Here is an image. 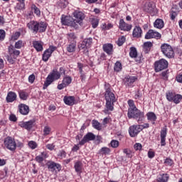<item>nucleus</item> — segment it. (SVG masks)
I'll return each instance as SVG.
<instances>
[{
  "instance_id": "obj_56",
  "label": "nucleus",
  "mask_w": 182,
  "mask_h": 182,
  "mask_svg": "<svg viewBox=\"0 0 182 182\" xmlns=\"http://www.w3.org/2000/svg\"><path fill=\"white\" fill-rule=\"evenodd\" d=\"M44 136H48L50 133V127H45L43 129Z\"/></svg>"
},
{
  "instance_id": "obj_8",
  "label": "nucleus",
  "mask_w": 182,
  "mask_h": 182,
  "mask_svg": "<svg viewBox=\"0 0 182 182\" xmlns=\"http://www.w3.org/2000/svg\"><path fill=\"white\" fill-rule=\"evenodd\" d=\"M96 135L92 132L87 133L82 139L79 142L80 146H83L86 144V143H89V141H93V140H95Z\"/></svg>"
},
{
  "instance_id": "obj_57",
  "label": "nucleus",
  "mask_w": 182,
  "mask_h": 182,
  "mask_svg": "<svg viewBox=\"0 0 182 182\" xmlns=\"http://www.w3.org/2000/svg\"><path fill=\"white\" fill-rule=\"evenodd\" d=\"M168 73V71L166 70V71H164L161 73V76L164 79V80H167L168 79V76H167V74Z\"/></svg>"
},
{
  "instance_id": "obj_35",
  "label": "nucleus",
  "mask_w": 182,
  "mask_h": 182,
  "mask_svg": "<svg viewBox=\"0 0 182 182\" xmlns=\"http://www.w3.org/2000/svg\"><path fill=\"white\" fill-rule=\"evenodd\" d=\"M158 181L159 182H167V181H168V175H167V174L160 175L158 177Z\"/></svg>"
},
{
  "instance_id": "obj_45",
  "label": "nucleus",
  "mask_w": 182,
  "mask_h": 182,
  "mask_svg": "<svg viewBox=\"0 0 182 182\" xmlns=\"http://www.w3.org/2000/svg\"><path fill=\"white\" fill-rule=\"evenodd\" d=\"M100 153H101L102 154H109V153H110V149L107 147H102L100 149Z\"/></svg>"
},
{
  "instance_id": "obj_51",
  "label": "nucleus",
  "mask_w": 182,
  "mask_h": 182,
  "mask_svg": "<svg viewBox=\"0 0 182 182\" xmlns=\"http://www.w3.org/2000/svg\"><path fill=\"white\" fill-rule=\"evenodd\" d=\"M77 68H78L79 73H83V69H85V68H86V66H85L81 63H77Z\"/></svg>"
},
{
  "instance_id": "obj_42",
  "label": "nucleus",
  "mask_w": 182,
  "mask_h": 182,
  "mask_svg": "<svg viewBox=\"0 0 182 182\" xmlns=\"http://www.w3.org/2000/svg\"><path fill=\"white\" fill-rule=\"evenodd\" d=\"M176 94L173 92H166V99L168 102H173Z\"/></svg>"
},
{
  "instance_id": "obj_22",
  "label": "nucleus",
  "mask_w": 182,
  "mask_h": 182,
  "mask_svg": "<svg viewBox=\"0 0 182 182\" xmlns=\"http://www.w3.org/2000/svg\"><path fill=\"white\" fill-rule=\"evenodd\" d=\"M141 28L140 26H135V28L133 30L132 36L134 38H141V33H142Z\"/></svg>"
},
{
  "instance_id": "obj_27",
  "label": "nucleus",
  "mask_w": 182,
  "mask_h": 182,
  "mask_svg": "<svg viewBox=\"0 0 182 182\" xmlns=\"http://www.w3.org/2000/svg\"><path fill=\"white\" fill-rule=\"evenodd\" d=\"M74 168L76 173H82V170L83 168V164H82V161H76L74 165Z\"/></svg>"
},
{
  "instance_id": "obj_39",
  "label": "nucleus",
  "mask_w": 182,
  "mask_h": 182,
  "mask_svg": "<svg viewBox=\"0 0 182 182\" xmlns=\"http://www.w3.org/2000/svg\"><path fill=\"white\" fill-rule=\"evenodd\" d=\"M67 38L69 41V42H76V41H75V39H76V36L75 35L74 33H70L67 34Z\"/></svg>"
},
{
  "instance_id": "obj_58",
  "label": "nucleus",
  "mask_w": 182,
  "mask_h": 182,
  "mask_svg": "<svg viewBox=\"0 0 182 182\" xmlns=\"http://www.w3.org/2000/svg\"><path fill=\"white\" fill-rule=\"evenodd\" d=\"M25 8V2L24 1H20L19 4H17V9H23Z\"/></svg>"
},
{
  "instance_id": "obj_44",
  "label": "nucleus",
  "mask_w": 182,
  "mask_h": 182,
  "mask_svg": "<svg viewBox=\"0 0 182 182\" xmlns=\"http://www.w3.org/2000/svg\"><path fill=\"white\" fill-rule=\"evenodd\" d=\"M19 97L22 99V100H26V99H28V94L23 91H21L19 92Z\"/></svg>"
},
{
  "instance_id": "obj_36",
  "label": "nucleus",
  "mask_w": 182,
  "mask_h": 182,
  "mask_svg": "<svg viewBox=\"0 0 182 182\" xmlns=\"http://www.w3.org/2000/svg\"><path fill=\"white\" fill-rule=\"evenodd\" d=\"M126 42V37L124 36H121L118 38V41H116L117 45L118 46H123V43Z\"/></svg>"
},
{
  "instance_id": "obj_10",
  "label": "nucleus",
  "mask_w": 182,
  "mask_h": 182,
  "mask_svg": "<svg viewBox=\"0 0 182 182\" xmlns=\"http://www.w3.org/2000/svg\"><path fill=\"white\" fill-rule=\"evenodd\" d=\"M141 132L139 125H132L129 128V133L131 137H136Z\"/></svg>"
},
{
  "instance_id": "obj_18",
  "label": "nucleus",
  "mask_w": 182,
  "mask_h": 182,
  "mask_svg": "<svg viewBox=\"0 0 182 182\" xmlns=\"http://www.w3.org/2000/svg\"><path fill=\"white\" fill-rule=\"evenodd\" d=\"M6 100L7 103H12V102H15V100H16V93L12 91L9 92Z\"/></svg>"
},
{
  "instance_id": "obj_17",
  "label": "nucleus",
  "mask_w": 182,
  "mask_h": 182,
  "mask_svg": "<svg viewBox=\"0 0 182 182\" xmlns=\"http://www.w3.org/2000/svg\"><path fill=\"white\" fill-rule=\"evenodd\" d=\"M18 109L21 114L26 116V114H29V106L25 104H21L18 105Z\"/></svg>"
},
{
  "instance_id": "obj_50",
  "label": "nucleus",
  "mask_w": 182,
  "mask_h": 182,
  "mask_svg": "<svg viewBox=\"0 0 182 182\" xmlns=\"http://www.w3.org/2000/svg\"><path fill=\"white\" fill-rule=\"evenodd\" d=\"M164 164L166 166H171L172 164H174V161H173L171 159L166 158L164 161Z\"/></svg>"
},
{
  "instance_id": "obj_60",
  "label": "nucleus",
  "mask_w": 182,
  "mask_h": 182,
  "mask_svg": "<svg viewBox=\"0 0 182 182\" xmlns=\"http://www.w3.org/2000/svg\"><path fill=\"white\" fill-rule=\"evenodd\" d=\"M19 36H21L20 32H16L15 34L11 37L14 41H17Z\"/></svg>"
},
{
  "instance_id": "obj_7",
  "label": "nucleus",
  "mask_w": 182,
  "mask_h": 182,
  "mask_svg": "<svg viewBox=\"0 0 182 182\" xmlns=\"http://www.w3.org/2000/svg\"><path fill=\"white\" fill-rule=\"evenodd\" d=\"M167 68H168V63L164 59H161L155 63L156 72H161V70H164V69H167Z\"/></svg>"
},
{
  "instance_id": "obj_2",
  "label": "nucleus",
  "mask_w": 182,
  "mask_h": 182,
  "mask_svg": "<svg viewBox=\"0 0 182 182\" xmlns=\"http://www.w3.org/2000/svg\"><path fill=\"white\" fill-rule=\"evenodd\" d=\"M106 108L110 112H113L114 102H116V97L114 94L110 91L109 88L107 89L105 92Z\"/></svg>"
},
{
  "instance_id": "obj_63",
  "label": "nucleus",
  "mask_w": 182,
  "mask_h": 182,
  "mask_svg": "<svg viewBox=\"0 0 182 182\" xmlns=\"http://www.w3.org/2000/svg\"><path fill=\"white\" fill-rule=\"evenodd\" d=\"M141 144H135L134 145V149H135V150H141Z\"/></svg>"
},
{
  "instance_id": "obj_23",
  "label": "nucleus",
  "mask_w": 182,
  "mask_h": 182,
  "mask_svg": "<svg viewBox=\"0 0 182 182\" xmlns=\"http://www.w3.org/2000/svg\"><path fill=\"white\" fill-rule=\"evenodd\" d=\"M63 100L64 103L68 105V106H73L75 105V97L73 96L64 97Z\"/></svg>"
},
{
  "instance_id": "obj_5",
  "label": "nucleus",
  "mask_w": 182,
  "mask_h": 182,
  "mask_svg": "<svg viewBox=\"0 0 182 182\" xmlns=\"http://www.w3.org/2000/svg\"><path fill=\"white\" fill-rule=\"evenodd\" d=\"M161 50L164 56L168 59H173V58H174V50H173L171 46L167 43H164L161 46Z\"/></svg>"
},
{
  "instance_id": "obj_47",
  "label": "nucleus",
  "mask_w": 182,
  "mask_h": 182,
  "mask_svg": "<svg viewBox=\"0 0 182 182\" xmlns=\"http://www.w3.org/2000/svg\"><path fill=\"white\" fill-rule=\"evenodd\" d=\"M91 23H92V28H97L99 25V20H97V18H92Z\"/></svg>"
},
{
  "instance_id": "obj_12",
  "label": "nucleus",
  "mask_w": 182,
  "mask_h": 182,
  "mask_svg": "<svg viewBox=\"0 0 182 182\" xmlns=\"http://www.w3.org/2000/svg\"><path fill=\"white\" fill-rule=\"evenodd\" d=\"M47 167L49 170V171H56V170H58V171H60V164H56L54 161H49L47 163Z\"/></svg>"
},
{
  "instance_id": "obj_29",
  "label": "nucleus",
  "mask_w": 182,
  "mask_h": 182,
  "mask_svg": "<svg viewBox=\"0 0 182 182\" xmlns=\"http://www.w3.org/2000/svg\"><path fill=\"white\" fill-rule=\"evenodd\" d=\"M145 12L151 14L154 11V5L152 3H148L144 7Z\"/></svg>"
},
{
  "instance_id": "obj_64",
  "label": "nucleus",
  "mask_w": 182,
  "mask_h": 182,
  "mask_svg": "<svg viewBox=\"0 0 182 182\" xmlns=\"http://www.w3.org/2000/svg\"><path fill=\"white\" fill-rule=\"evenodd\" d=\"M176 80L178 83H182V74L176 76Z\"/></svg>"
},
{
  "instance_id": "obj_11",
  "label": "nucleus",
  "mask_w": 182,
  "mask_h": 182,
  "mask_svg": "<svg viewBox=\"0 0 182 182\" xmlns=\"http://www.w3.org/2000/svg\"><path fill=\"white\" fill-rule=\"evenodd\" d=\"M33 124H35V119L19 122L20 127H23V129H26V130H31V129L33 127Z\"/></svg>"
},
{
  "instance_id": "obj_19",
  "label": "nucleus",
  "mask_w": 182,
  "mask_h": 182,
  "mask_svg": "<svg viewBox=\"0 0 182 182\" xmlns=\"http://www.w3.org/2000/svg\"><path fill=\"white\" fill-rule=\"evenodd\" d=\"M48 28V25L45 22H37V30H36V33L38 32H40L41 33L42 32H45L46 31V28Z\"/></svg>"
},
{
  "instance_id": "obj_43",
  "label": "nucleus",
  "mask_w": 182,
  "mask_h": 182,
  "mask_svg": "<svg viewBox=\"0 0 182 182\" xmlns=\"http://www.w3.org/2000/svg\"><path fill=\"white\" fill-rule=\"evenodd\" d=\"M79 21L77 20H74V21H71L70 25V26H72L73 28H75V29H77V28H79Z\"/></svg>"
},
{
  "instance_id": "obj_3",
  "label": "nucleus",
  "mask_w": 182,
  "mask_h": 182,
  "mask_svg": "<svg viewBox=\"0 0 182 182\" xmlns=\"http://www.w3.org/2000/svg\"><path fill=\"white\" fill-rule=\"evenodd\" d=\"M59 79H60V73H59V71H58V70H53V71L48 75L43 89H46L48 86L52 85L53 82Z\"/></svg>"
},
{
  "instance_id": "obj_41",
  "label": "nucleus",
  "mask_w": 182,
  "mask_h": 182,
  "mask_svg": "<svg viewBox=\"0 0 182 182\" xmlns=\"http://www.w3.org/2000/svg\"><path fill=\"white\" fill-rule=\"evenodd\" d=\"M114 70H115V72H120V70H122V63L119 61H117L114 67Z\"/></svg>"
},
{
  "instance_id": "obj_31",
  "label": "nucleus",
  "mask_w": 182,
  "mask_h": 182,
  "mask_svg": "<svg viewBox=\"0 0 182 182\" xmlns=\"http://www.w3.org/2000/svg\"><path fill=\"white\" fill-rule=\"evenodd\" d=\"M33 46L35 48L37 52H41V50H43V46L41 43H39V41H34L33 43Z\"/></svg>"
},
{
  "instance_id": "obj_53",
  "label": "nucleus",
  "mask_w": 182,
  "mask_h": 182,
  "mask_svg": "<svg viewBox=\"0 0 182 182\" xmlns=\"http://www.w3.org/2000/svg\"><path fill=\"white\" fill-rule=\"evenodd\" d=\"M128 105L129 106V109H134V107H136L134 105V101H133V100H128Z\"/></svg>"
},
{
  "instance_id": "obj_14",
  "label": "nucleus",
  "mask_w": 182,
  "mask_h": 182,
  "mask_svg": "<svg viewBox=\"0 0 182 182\" xmlns=\"http://www.w3.org/2000/svg\"><path fill=\"white\" fill-rule=\"evenodd\" d=\"M73 16L77 18L76 21H78L79 25H82V21L85 19V14L82 11H75L73 13Z\"/></svg>"
},
{
  "instance_id": "obj_61",
  "label": "nucleus",
  "mask_w": 182,
  "mask_h": 182,
  "mask_svg": "<svg viewBox=\"0 0 182 182\" xmlns=\"http://www.w3.org/2000/svg\"><path fill=\"white\" fill-rule=\"evenodd\" d=\"M29 83H33L35 82V75L32 74L28 77Z\"/></svg>"
},
{
  "instance_id": "obj_52",
  "label": "nucleus",
  "mask_w": 182,
  "mask_h": 182,
  "mask_svg": "<svg viewBox=\"0 0 182 182\" xmlns=\"http://www.w3.org/2000/svg\"><path fill=\"white\" fill-rule=\"evenodd\" d=\"M66 5H68V1L65 0H60L59 1V6L61 8H66Z\"/></svg>"
},
{
  "instance_id": "obj_34",
  "label": "nucleus",
  "mask_w": 182,
  "mask_h": 182,
  "mask_svg": "<svg viewBox=\"0 0 182 182\" xmlns=\"http://www.w3.org/2000/svg\"><path fill=\"white\" fill-rule=\"evenodd\" d=\"M45 159H46V154H45V152H42L41 155L37 156L36 157V161H37V163H42V161H43Z\"/></svg>"
},
{
  "instance_id": "obj_40",
  "label": "nucleus",
  "mask_w": 182,
  "mask_h": 182,
  "mask_svg": "<svg viewBox=\"0 0 182 182\" xmlns=\"http://www.w3.org/2000/svg\"><path fill=\"white\" fill-rule=\"evenodd\" d=\"M182 100V95H176L173 97V100L172 102H174L176 105L180 103Z\"/></svg>"
},
{
  "instance_id": "obj_4",
  "label": "nucleus",
  "mask_w": 182,
  "mask_h": 182,
  "mask_svg": "<svg viewBox=\"0 0 182 182\" xmlns=\"http://www.w3.org/2000/svg\"><path fill=\"white\" fill-rule=\"evenodd\" d=\"M93 43V38L91 37L85 38L81 43L78 44V49L82 50L83 53H88L89 48Z\"/></svg>"
},
{
  "instance_id": "obj_1",
  "label": "nucleus",
  "mask_w": 182,
  "mask_h": 182,
  "mask_svg": "<svg viewBox=\"0 0 182 182\" xmlns=\"http://www.w3.org/2000/svg\"><path fill=\"white\" fill-rule=\"evenodd\" d=\"M127 116L129 119H136L139 124L144 120V112L140 111L137 107L128 109Z\"/></svg>"
},
{
  "instance_id": "obj_20",
  "label": "nucleus",
  "mask_w": 182,
  "mask_h": 182,
  "mask_svg": "<svg viewBox=\"0 0 182 182\" xmlns=\"http://www.w3.org/2000/svg\"><path fill=\"white\" fill-rule=\"evenodd\" d=\"M103 50L106 52L107 55H113V45L110 43L104 44Z\"/></svg>"
},
{
  "instance_id": "obj_33",
  "label": "nucleus",
  "mask_w": 182,
  "mask_h": 182,
  "mask_svg": "<svg viewBox=\"0 0 182 182\" xmlns=\"http://www.w3.org/2000/svg\"><path fill=\"white\" fill-rule=\"evenodd\" d=\"M50 56H52V54L48 50H46L43 54V60L44 62H48Z\"/></svg>"
},
{
  "instance_id": "obj_54",
  "label": "nucleus",
  "mask_w": 182,
  "mask_h": 182,
  "mask_svg": "<svg viewBox=\"0 0 182 182\" xmlns=\"http://www.w3.org/2000/svg\"><path fill=\"white\" fill-rule=\"evenodd\" d=\"M124 154H126L127 157H128L129 159H131V157H132V151L131 150L125 149H124Z\"/></svg>"
},
{
  "instance_id": "obj_24",
  "label": "nucleus",
  "mask_w": 182,
  "mask_h": 182,
  "mask_svg": "<svg viewBox=\"0 0 182 182\" xmlns=\"http://www.w3.org/2000/svg\"><path fill=\"white\" fill-rule=\"evenodd\" d=\"M167 136V129H163L161 131V145L166 146V137Z\"/></svg>"
},
{
  "instance_id": "obj_37",
  "label": "nucleus",
  "mask_w": 182,
  "mask_h": 182,
  "mask_svg": "<svg viewBox=\"0 0 182 182\" xmlns=\"http://www.w3.org/2000/svg\"><path fill=\"white\" fill-rule=\"evenodd\" d=\"M63 82L65 83V86H69L72 83V77L70 76L64 77Z\"/></svg>"
},
{
  "instance_id": "obj_15",
  "label": "nucleus",
  "mask_w": 182,
  "mask_h": 182,
  "mask_svg": "<svg viewBox=\"0 0 182 182\" xmlns=\"http://www.w3.org/2000/svg\"><path fill=\"white\" fill-rule=\"evenodd\" d=\"M137 77L133 76H127L124 79V83L125 86H132L134 82H136Z\"/></svg>"
},
{
  "instance_id": "obj_6",
  "label": "nucleus",
  "mask_w": 182,
  "mask_h": 182,
  "mask_svg": "<svg viewBox=\"0 0 182 182\" xmlns=\"http://www.w3.org/2000/svg\"><path fill=\"white\" fill-rule=\"evenodd\" d=\"M4 144L6 149H8L10 151H15V150H16V142L14 138L11 136L6 137Z\"/></svg>"
},
{
  "instance_id": "obj_9",
  "label": "nucleus",
  "mask_w": 182,
  "mask_h": 182,
  "mask_svg": "<svg viewBox=\"0 0 182 182\" xmlns=\"http://www.w3.org/2000/svg\"><path fill=\"white\" fill-rule=\"evenodd\" d=\"M161 38V34L154 30H149V31L145 35V39H160Z\"/></svg>"
},
{
  "instance_id": "obj_28",
  "label": "nucleus",
  "mask_w": 182,
  "mask_h": 182,
  "mask_svg": "<svg viewBox=\"0 0 182 182\" xmlns=\"http://www.w3.org/2000/svg\"><path fill=\"white\" fill-rule=\"evenodd\" d=\"M67 50L70 53H72L76 50V41L70 43L68 46H67Z\"/></svg>"
},
{
  "instance_id": "obj_59",
  "label": "nucleus",
  "mask_w": 182,
  "mask_h": 182,
  "mask_svg": "<svg viewBox=\"0 0 182 182\" xmlns=\"http://www.w3.org/2000/svg\"><path fill=\"white\" fill-rule=\"evenodd\" d=\"M5 31L0 30V41H4V39H5Z\"/></svg>"
},
{
  "instance_id": "obj_21",
  "label": "nucleus",
  "mask_w": 182,
  "mask_h": 182,
  "mask_svg": "<svg viewBox=\"0 0 182 182\" xmlns=\"http://www.w3.org/2000/svg\"><path fill=\"white\" fill-rule=\"evenodd\" d=\"M37 26H38V21H31L27 24V28H28L30 31H33L34 33H36Z\"/></svg>"
},
{
  "instance_id": "obj_49",
  "label": "nucleus",
  "mask_w": 182,
  "mask_h": 182,
  "mask_svg": "<svg viewBox=\"0 0 182 182\" xmlns=\"http://www.w3.org/2000/svg\"><path fill=\"white\" fill-rule=\"evenodd\" d=\"M23 46V43L22 41L19 40L18 41L16 42L15 48L16 49H21Z\"/></svg>"
},
{
  "instance_id": "obj_32",
  "label": "nucleus",
  "mask_w": 182,
  "mask_h": 182,
  "mask_svg": "<svg viewBox=\"0 0 182 182\" xmlns=\"http://www.w3.org/2000/svg\"><path fill=\"white\" fill-rule=\"evenodd\" d=\"M146 116L148 117V120H151V122H153V124H154V122L157 120V117L156 116V114H154V112H149Z\"/></svg>"
},
{
  "instance_id": "obj_38",
  "label": "nucleus",
  "mask_w": 182,
  "mask_h": 182,
  "mask_svg": "<svg viewBox=\"0 0 182 182\" xmlns=\"http://www.w3.org/2000/svg\"><path fill=\"white\" fill-rule=\"evenodd\" d=\"M92 127L97 130H102V125L96 120H92Z\"/></svg>"
},
{
  "instance_id": "obj_26",
  "label": "nucleus",
  "mask_w": 182,
  "mask_h": 182,
  "mask_svg": "<svg viewBox=\"0 0 182 182\" xmlns=\"http://www.w3.org/2000/svg\"><path fill=\"white\" fill-rule=\"evenodd\" d=\"M72 22V17L70 16H62L61 17V23L62 25H65L67 26H70Z\"/></svg>"
},
{
  "instance_id": "obj_30",
  "label": "nucleus",
  "mask_w": 182,
  "mask_h": 182,
  "mask_svg": "<svg viewBox=\"0 0 182 182\" xmlns=\"http://www.w3.org/2000/svg\"><path fill=\"white\" fill-rule=\"evenodd\" d=\"M153 47V43L150 41L145 42L144 43V49L145 50V53H149L150 52V50Z\"/></svg>"
},
{
  "instance_id": "obj_55",
  "label": "nucleus",
  "mask_w": 182,
  "mask_h": 182,
  "mask_svg": "<svg viewBox=\"0 0 182 182\" xmlns=\"http://www.w3.org/2000/svg\"><path fill=\"white\" fill-rule=\"evenodd\" d=\"M103 29H106V31H109V29H112L113 28V24L108 23L107 25L106 23L103 24Z\"/></svg>"
},
{
  "instance_id": "obj_48",
  "label": "nucleus",
  "mask_w": 182,
  "mask_h": 182,
  "mask_svg": "<svg viewBox=\"0 0 182 182\" xmlns=\"http://www.w3.org/2000/svg\"><path fill=\"white\" fill-rule=\"evenodd\" d=\"M28 146H29L30 149H32L33 150H34V149H36V147H38V144H36V142H35L33 141H29Z\"/></svg>"
},
{
  "instance_id": "obj_13",
  "label": "nucleus",
  "mask_w": 182,
  "mask_h": 182,
  "mask_svg": "<svg viewBox=\"0 0 182 182\" xmlns=\"http://www.w3.org/2000/svg\"><path fill=\"white\" fill-rule=\"evenodd\" d=\"M129 56L130 58H135L136 62H138V63H140L141 60H143L141 56H137V49H136L134 47L130 48Z\"/></svg>"
},
{
  "instance_id": "obj_16",
  "label": "nucleus",
  "mask_w": 182,
  "mask_h": 182,
  "mask_svg": "<svg viewBox=\"0 0 182 182\" xmlns=\"http://www.w3.org/2000/svg\"><path fill=\"white\" fill-rule=\"evenodd\" d=\"M119 29H121V31H132V25L126 23L124 20L121 19L119 21Z\"/></svg>"
},
{
  "instance_id": "obj_25",
  "label": "nucleus",
  "mask_w": 182,
  "mask_h": 182,
  "mask_svg": "<svg viewBox=\"0 0 182 182\" xmlns=\"http://www.w3.org/2000/svg\"><path fill=\"white\" fill-rule=\"evenodd\" d=\"M154 26L157 29H163L164 28V21L163 19L157 18L154 23Z\"/></svg>"
},
{
  "instance_id": "obj_62",
  "label": "nucleus",
  "mask_w": 182,
  "mask_h": 182,
  "mask_svg": "<svg viewBox=\"0 0 182 182\" xmlns=\"http://www.w3.org/2000/svg\"><path fill=\"white\" fill-rule=\"evenodd\" d=\"M9 120H11V122H16V120H18V118H16V116L14 114H11L9 116Z\"/></svg>"
},
{
  "instance_id": "obj_46",
  "label": "nucleus",
  "mask_w": 182,
  "mask_h": 182,
  "mask_svg": "<svg viewBox=\"0 0 182 182\" xmlns=\"http://www.w3.org/2000/svg\"><path fill=\"white\" fill-rule=\"evenodd\" d=\"M110 145H111V147H112V149H117V147H119V141L112 140L110 142Z\"/></svg>"
}]
</instances>
